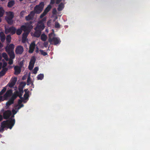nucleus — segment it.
Masks as SVG:
<instances>
[{
	"mask_svg": "<svg viewBox=\"0 0 150 150\" xmlns=\"http://www.w3.org/2000/svg\"><path fill=\"white\" fill-rule=\"evenodd\" d=\"M32 28L33 27L32 26H27L24 25L21 26V29H22V31L23 30L25 32L26 31H29V30L32 29Z\"/></svg>",
	"mask_w": 150,
	"mask_h": 150,
	"instance_id": "ddd939ff",
	"label": "nucleus"
},
{
	"mask_svg": "<svg viewBox=\"0 0 150 150\" xmlns=\"http://www.w3.org/2000/svg\"><path fill=\"white\" fill-rule=\"evenodd\" d=\"M45 26L44 24L42 25H40L38 24L37 25L36 27L35 28V30H36V29H37L40 30V31H41L42 30L45 28Z\"/></svg>",
	"mask_w": 150,
	"mask_h": 150,
	"instance_id": "f3484780",
	"label": "nucleus"
},
{
	"mask_svg": "<svg viewBox=\"0 0 150 150\" xmlns=\"http://www.w3.org/2000/svg\"><path fill=\"white\" fill-rule=\"evenodd\" d=\"M12 93L13 91L11 89L8 90L3 96V98L4 99V100H7L8 98L11 96Z\"/></svg>",
	"mask_w": 150,
	"mask_h": 150,
	"instance_id": "20e7f679",
	"label": "nucleus"
},
{
	"mask_svg": "<svg viewBox=\"0 0 150 150\" xmlns=\"http://www.w3.org/2000/svg\"><path fill=\"white\" fill-rule=\"evenodd\" d=\"M38 49H39L37 47V50H36V52L37 53H38Z\"/></svg>",
	"mask_w": 150,
	"mask_h": 150,
	"instance_id": "4d7b16f0",
	"label": "nucleus"
},
{
	"mask_svg": "<svg viewBox=\"0 0 150 150\" xmlns=\"http://www.w3.org/2000/svg\"><path fill=\"white\" fill-rule=\"evenodd\" d=\"M57 11L55 8H54L52 10V13L53 14H56Z\"/></svg>",
	"mask_w": 150,
	"mask_h": 150,
	"instance_id": "49530a36",
	"label": "nucleus"
},
{
	"mask_svg": "<svg viewBox=\"0 0 150 150\" xmlns=\"http://www.w3.org/2000/svg\"><path fill=\"white\" fill-rule=\"evenodd\" d=\"M16 32L18 35H20L22 32V29H21V28L18 29L17 30H16Z\"/></svg>",
	"mask_w": 150,
	"mask_h": 150,
	"instance_id": "e433bc0d",
	"label": "nucleus"
},
{
	"mask_svg": "<svg viewBox=\"0 0 150 150\" xmlns=\"http://www.w3.org/2000/svg\"><path fill=\"white\" fill-rule=\"evenodd\" d=\"M35 47V44L34 42H32L30 45L28 52L29 53H32L34 51Z\"/></svg>",
	"mask_w": 150,
	"mask_h": 150,
	"instance_id": "9b49d317",
	"label": "nucleus"
},
{
	"mask_svg": "<svg viewBox=\"0 0 150 150\" xmlns=\"http://www.w3.org/2000/svg\"><path fill=\"white\" fill-rule=\"evenodd\" d=\"M47 14L44 11L42 13L41 15L40 16V18H42L43 17H44L45 16L46 14Z\"/></svg>",
	"mask_w": 150,
	"mask_h": 150,
	"instance_id": "c03bdc74",
	"label": "nucleus"
},
{
	"mask_svg": "<svg viewBox=\"0 0 150 150\" xmlns=\"http://www.w3.org/2000/svg\"><path fill=\"white\" fill-rule=\"evenodd\" d=\"M16 31V28L15 27L12 26L6 28L5 33L6 34L10 33L12 35H13L15 33Z\"/></svg>",
	"mask_w": 150,
	"mask_h": 150,
	"instance_id": "7ed1b4c3",
	"label": "nucleus"
},
{
	"mask_svg": "<svg viewBox=\"0 0 150 150\" xmlns=\"http://www.w3.org/2000/svg\"><path fill=\"white\" fill-rule=\"evenodd\" d=\"M4 13V11L3 8L2 7H0V17L3 16ZM1 19L0 18V22L1 21Z\"/></svg>",
	"mask_w": 150,
	"mask_h": 150,
	"instance_id": "393cba45",
	"label": "nucleus"
},
{
	"mask_svg": "<svg viewBox=\"0 0 150 150\" xmlns=\"http://www.w3.org/2000/svg\"><path fill=\"white\" fill-rule=\"evenodd\" d=\"M12 114L11 111L7 110L5 111L3 113V116L4 119L7 120L9 118Z\"/></svg>",
	"mask_w": 150,
	"mask_h": 150,
	"instance_id": "423d86ee",
	"label": "nucleus"
},
{
	"mask_svg": "<svg viewBox=\"0 0 150 150\" xmlns=\"http://www.w3.org/2000/svg\"><path fill=\"white\" fill-rule=\"evenodd\" d=\"M2 59V57L0 55V61L1 60V59Z\"/></svg>",
	"mask_w": 150,
	"mask_h": 150,
	"instance_id": "e2e57ef3",
	"label": "nucleus"
},
{
	"mask_svg": "<svg viewBox=\"0 0 150 150\" xmlns=\"http://www.w3.org/2000/svg\"><path fill=\"white\" fill-rule=\"evenodd\" d=\"M8 68H2V70L0 72V77L4 76L8 71Z\"/></svg>",
	"mask_w": 150,
	"mask_h": 150,
	"instance_id": "a211bd4d",
	"label": "nucleus"
},
{
	"mask_svg": "<svg viewBox=\"0 0 150 150\" xmlns=\"http://www.w3.org/2000/svg\"><path fill=\"white\" fill-rule=\"evenodd\" d=\"M44 6L43 2H42L38 5H36L34 8V11L35 13L39 14L40 13L42 10Z\"/></svg>",
	"mask_w": 150,
	"mask_h": 150,
	"instance_id": "f03ea898",
	"label": "nucleus"
},
{
	"mask_svg": "<svg viewBox=\"0 0 150 150\" xmlns=\"http://www.w3.org/2000/svg\"><path fill=\"white\" fill-rule=\"evenodd\" d=\"M38 70V67H35L33 69V73L34 74L37 73V71Z\"/></svg>",
	"mask_w": 150,
	"mask_h": 150,
	"instance_id": "79ce46f5",
	"label": "nucleus"
},
{
	"mask_svg": "<svg viewBox=\"0 0 150 150\" xmlns=\"http://www.w3.org/2000/svg\"><path fill=\"white\" fill-rule=\"evenodd\" d=\"M35 30V31L34 33V36L37 38L39 37L41 35V31L37 29H36V30Z\"/></svg>",
	"mask_w": 150,
	"mask_h": 150,
	"instance_id": "aec40b11",
	"label": "nucleus"
},
{
	"mask_svg": "<svg viewBox=\"0 0 150 150\" xmlns=\"http://www.w3.org/2000/svg\"><path fill=\"white\" fill-rule=\"evenodd\" d=\"M29 32L30 31H28V32H25L23 34L22 40V42H24L25 41L27 37Z\"/></svg>",
	"mask_w": 150,
	"mask_h": 150,
	"instance_id": "6ab92c4d",
	"label": "nucleus"
},
{
	"mask_svg": "<svg viewBox=\"0 0 150 150\" xmlns=\"http://www.w3.org/2000/svg\"><path fill=\"white\" fill-rule=\"evenodd\" d=\"M47 37L45 34H43L41 36V40L43 41H45L47 40Z\"/></svg>",
	"mask_w": 150,
	"mask_h": 150,
	"instance_id": "cd10ccee",
	"label": "nucleus"
},
{
	"mask_svg": "<svg viewBox=\"0 0 150 150\" xmlns=\"http://www.w3.org/2000/svg\"><path fill=\"white\" fill-rule=\"evenodd\" d=\"M14 45L13 44H11L9 45L8 44L5 48L6 52H9L14 51Z\"/></svg>",
	"mask_w": 150,
	"mask_h": 150,
	"instance_id": "6e6552de",
	"label": "nucleus"
},
{
	"mask_svg": "<svg viewBox=\"0 0 150 150\" xmlns=\"http://www.w3.org/2000/svg\"><path fill=\"white\" fill-rule=\"evenodd\" d=\"M19 91H16L15 92V93L17 94L18 96L21 98H22V96L23 94V89L21 88L20 87L18 88Z\"/></svg>",
	"mask_w": 150,
	"mask_h": 150,
	"instance_id": "f8f14e48",
	"label": "nucleus"
},
{
	"mask_svg": "<svg viewBox=\"0 0 150 150\" xmlns=\"http://www.w3.org/2000/svg\"><path fill=\"white\" fill-rule=\"evenodd\" d=\"M9 56L10 59H13L15 57V55L14 51L7 52Z\"/></svg>",
	"mask_w": 150,
	"mask_h": 150,
	"instance_id": "5701e85b",
	"label": "nucleus"
},
{
	"mask_svg": "<svg viewBox=\"0 0 150 150\" xmlns=\"http://www.w3.org/2000/svg\"><path fill=\"white\" fill-rule=\"evenodd\" d=\"M61 41L59 38L56 37H54L52 40V44H53L54 45L60 43Z\"/></svg>",
	"mask_w": 150,
	"mask_h": 150,
	"instance_id": "4468645a",
	"label": "nucleus"
},
{
	"mask_svg": "<svg viewBox=\"0 0 150 150\" xmlns=\"http://www.w3.org/2000/svg\"><path fill=\"white\" fill-rule=\"evenodd\" d=\"M14 74L17 75L19 74L21 72V68L18 66H15L14 67Z\"/></svg>",
	"mask_w": 150,
	"mask_h": 150,
	"instance_id": "2eb2a0df",
	"label": "nucleus"
},
{
	"mask_svg": "<svg viewBox=\"0 0 150 150\" xmlns=\"http://www.w3.org/2000/svg\"><path fill=\"white\" fill-rule=\"evenodd\" d=\"M43 22L45 21L46 20V18H44L41 20Z\"/></svg>",
	"mask_w": 150,
	"mask_h": 150,
	"instance_id": "864d4df0",
	"label": "nucleus"
},
{
	"mask_svg": "<svg viewBox=\"0 0 150 150\" xmlns=\"http://www.w3.org/2000/svg\"><path fill=\"white\" fill-rule=\"evenodd\" d=\"M20 106L21 107V108L23 106V104H22Z\"/></svg>",
	"mask_w": 150,
	"mask_h": 150,
	"instance_id": "680f3d73",
	"label": "nucleus"
},
{
	"mask_svg": "<svg viewBox=\"0 0 150 150\" xmlns=\"http://www.w3.org/2000/svg\"><path fill=\"white\" fill-rule=\"evenodd\" d=\"M35 15V12L34 11H31L28 16H26L25 19L27 21H29L32 20Z\"/></svg>",
	"mask_w": 150,
	"mask_h": 150,
	"instance_id": "1a4fd4ad",
	"label": "nucleus"
},
{
	"mask_svg": "<svg viewBox=\"0 0 150 150\" xmlns=\"http://www.w3.org/2000/svg\"><path fill=\"white\" fill-rule=\"evenodd\" d=\"M55 37V35L53 33H51L49 35L48 41L50 44H52V40Z\"/></svg>",
	"mask_w": 150,
	"mask_h": 150,
	"instance_id": "dca6fc26",
	"label": "nucleus"
},
{
	"mask_svg": "<svg viewBox=\"0 0 150 150\" xmlns=\"http://www.w3.org/2000/svg\"><path fill=\"white\" fill-rule=\"evenodd\" d=\"M26 12L25 11H22L20 13V18L23 17L25 14L26 13Z\"/></svg>",
	"mask_w": 150,
	"mask_h": 150,
	"instance_id": "4c0bfd02",
	"label": "nucleus"
},
{
	"mask_svg": "<svg viewBox=\"0 0 150 150\" xmlns=\"http://www.w3.org/2000/svg\"><path fill=\"white\" fill-rule=\"evenodd\" d=\"M2 116L0 114V121L2 120Z\"/></svg>",
	"mask_w": 150,
	"mask_h": 150,
	"instance_id": "5fc2aeb1",
	"label": "nucleus"
},
{
	"mask_svg": "<svg viewBox=\"0 0 150 150\" xmlns=\"http://www.w3.org/2000/svg\"><path fill=\"white\" fill-rule=\"evenodd\" d=\"M32 23V22H30V24H31V23Z\"/></svg>",
	"mask_w": 150,
	"mask_h": 150,
	"instance_id": "774afa93",
	"label": "nucleus"
},
{
	"mask_svg": "<svg viewBox=\"0 0 150 150\" xmlns=\"http://www.w3.org/2000/svg\"><path fill=\"white\" fill-rule=\"evenodd\" d=\"M44 77V75L43 74H40L38 75L37 78L38 80H42Z\"/></svg>",
	"mask_w": 150,
	"mask_h": 150,
	"instance_id": "473e14b6",
	"label": "nucleus"
},
{
	"mask_svg": "<svg viewBox=\"0 0 150 150\" xmlns=\"http://www.w3.org/2000/svg\"><path fill=\"white\" fill-rule=\"evenodd\" d=\"M15 122V120L11 118L9 120L3 121L1 123L0 132H3L4 131V129L5 127L11 129L14 125Z\"/></svg>",
	"mask_w": 150,
	"mask_h": 150,
	"instance_id": "f257e3e1",
	"label": "nucleus"
},
{
	"mask_svg": "<svg viewBox=\"0 0 150 150\" xmlns=\"http://www.w3.org/2000/svg\"><path fill=\"white\" fill-rule=\"evenodd\" d=\"M7 17L13 18L14 17V14L13 12L12 11H9L7 14Z\"/></svg>",
	"mask_w": 150,
	"mask_h": 150,
	"instance_id": "bb28decb",
	"label": "nucleus"
},
{
	"mask_svg": "<svg viewBox=\"0 0 150 150\" xmlns=\"http://www.w3.org/2000/svg\"><path fill=\"white\" fill-rule=\"evenodd\" d=\"M31 81V78L30 76H29L27 80V85H30V82Z\"/></svg>",
	"mask_w": 150,
	"mask_h": 150,
	"instance_id": "37998d69",
	"label": "nucleus"
},
{
	"mask_svg": "<svg viewBox=\"0 0 150 150\" xmlns=\"http://www.w3.org/2000/svg\"><path fill=\"white\" fill-rule=\"evenodd\" d=\"M64 4L62 3H61L58 6L57 10L59 11H61L64 8Z\"/></svg>",
	"mask_w": 150,
	"mask_h": 150,
	"instance_id": "a878e982",
	"label": "nucleus"
},
{
	"mask_svg": "<svg viewBox=\"0 0 150 150\" xmlns=\"http://www.w3.org/2000/svg\"><path fill=\"white\" fill-rule=\"evenodd\" d=\"M14 111H15L14 110L13 111V113H14Z\"/></svg>",
	"mask_w": 150,
	"mask_h": 150,
	"instance_id": "338daca9",
	"label": "nucleus"
},
{
	"mask_svg": "<svg viewBox=\"0 0 150 150\" xmlns=\"http://www.w3.org/2000/svg\"><path fill=\"white\" fill-rule=\"evenodd\" d=\"M62 0H56V4H58L60 3Z\"/></svg>",
	"mask_w": 150,
	"mask_h": 150,
	"instance_id": "3c124183",
	"label": "nucleus"
},
{
	"mask_svg": "<svg viewBox=\"0 0 150 150\" xmlns=\"http://www.w3.org/2000/svg\"><path fill=\"white\" fill-rule=\"evenodd\" d=\"M51 8L52 6L50 5H48L45 9L44 11L47 13L50 11Z\"/></svg>",
	"mask_w": 150,
	"mask_h": 150,
	"instance_id": "7c9ffc66",
	"label": "nucleus"
},
{
	"mask_svg": "<svg viewBox=\"0 0 150 150\" xmlns=\"http://www.w3.org/2000/svg\"><path fill=\"white\" fill-rule=\"evenodd\" d=\"M6 20L8 24L12 25L13 23V20L12 18L7 17L6 18Z\"/></svg>",
	"mask_w": 150,
	"mask_h": 150,
	"instance_id": "4be33fe9",
	"label": "nucleus"
},
{
	"mask_svg": "<svg viewBox=\"0 0 150 150\" xmlns=\"http://www.w3.org/2000/svg\"><path fill=\"white\" fill-rule=\"evenodd\" d=\"M17 80V78L15 77L12 79L10 82L8 84L10 88L13 87L15 84Z\"/></svg>",
	"mask_w": 150,
	"mask_h": 150,
	"instance_id": "9d476101",
	"label": "nucleus"
},
{
	"mask_svg": "<svg viewBox=\"0 0 150 150\" xmlns=\"http://www.w3.org/2000/svg\"><path fill=\"white\" fill-rule=\"evenodd\" d=\"M18 96V95L15 92L14 94L10 98L14 102V100L16 99V98Z\"/></svg>",
	"mask_w": 150,
	"mask_h": 150,
	"instance_id": "2f4dec72",
	"label": "nucleus"
},
{
	"mask_svg": "<svg viewBox=\"0 0 150 150\" xmlns=\"http://www.w3.org/2000/svg\"><path fill=\"white\" fill-rule=\"evenodd\" d=\"M28 89H25L24 90V91L25 92V94L24 95V98H25V96H27V97L29 96V91H28L27 92H26L27 91H28Z\"/></svg>",
	"mask_w": 150,
	"mask_h": 150,
	"instance_id": "ea45409f",
	"label": "nucleus"
},
{
	"mask_svg": "<svg viewBox=\"0 0 150 150\" xmlns=\"http://www.w3.org/2000/svg\"><path fill=\"white\" fill-rule=\"evenodd\" d=\"M24 51L23 48L21 46H18L16 48L15 52L17 54H21Z\"/></svg>",
	"mask_w": 150,
	"mask_h": 150,
	"instance_id": "0eeeda50",
	"label": "nucleus"
},
{
	"mask_svg": "<svg viewBox=\"0 0 150 150\" xmlns=\"http://www.w3.org/2000/svg\"><path fill=\"white\" fill-rule=\"evenodd\" d=\"M7 63L6 62H4L3 65V66H2V68H7V67H5L6 66H7Z\"/></svg>",
	"mask_w": 150,
	"mask_h": 150,
	"instance_id": "8fccbe9b",
	"label": "nucleus"
},
{
	"mask_svg": "<svg viewBox=\"0 0 150 150\" xmlns=\"http://www.w3.org/2000/svg\"><path fill=\"white\" fill-rule=\"evenodd\" d=\"M1 1H4L5 0H1Z\"/></svg>",
	"mask_w": 150,
	"mask_h": 150,
	"instance_id": "69168bd1",
	"label": "nucleus"
},
{
	"mask_svg": "<svg viewBox=\"0 0 150 150\" xmlns=\"http://www.w3.org/2000/svg\"><path fill=\"white\" fill-rule=\"evenodd\" d=\"M25 79V76H23L22 78V80H24Z\"/></svg>",
	"mask_w": 150,
	"mask_h": 150,
	"instance_id": "052dcab7",
	"label": "nucleus"
},
{
	"mask_svg": "<svg viewBox=\"0 0 150 150\" xmlns=\"http://www.w3.org/2000/svg\"><path fill=\"white\" fill-rule=\"evenodd\" d=\"M15 4L14 0H11L8 2L7 6L9 8H11Z\"/></svg>",
	"mask_w": 150,
	"mask_h": 150,
	"instance_id": "b1692460",
	"label": "nucleus"
},
{
	"mask_svg": "<svg viewBox=\"0 0 150 150\" xmlns=\"http://www.w3.org/2000/svg\"><path fill=\"white\" fill-rule=\"evenodd\" d=\"M35 61V58L34 56L30 60L28 66V69L30 70H31L33 69Z\"/></svg>",
	"mask_w": 150,
	"mask_h": 150,
	"instance_id": "39448f33",
	"label": "nucleus"
},
{
	"mask_svg": "<svg viewBox=\"0 0 150 150\" xmlns=\"http://www.w3.org/2000/svg\"><path fill=\"white\" fill-rule=\"evenodd\" d=\"M7 86L4 87L3 89L0 92V96L3 95L6 91Z\"/></svg>",
	"mask_w": 150,
	"mask_h": 150,
	"instance_id": "f704fd0d",
	"label": "nucleus"
},
{
	"mask_svg": "<svg viewBox=\"0 0 150 150\" xmlns=\"http://www.w3.org/2000/svg\"><path fill=\"white\" fill-rule=\"evenodd\" d=\"M39 51L40 52L41 54L43 56H45L47 55V53L46 52H44L43 50H40Z\"/></svg>",
	"mask_w": 150,
	"mask_h": 150,
	"instance_id": "58836bf2",
	"label": "nucleus"
},
{
	"mask_svg": "<svg viewBox=\"0 0 150 150\" xmlns=\"http://www.w3.org/2000/svg\"><path fill=\"white\" fill-rule=\"evenodd\" d=\"M2 96H0V101L1 100L3 101L4 100H2Z\"/></svg>",
	"mask_w": 150,
	"mask_h": 150,
	"instance_id": "13d9d810",
	"label": "nucleus"
},
{
	"mask_svg": "<svg viewBox=\"0 0 150 150\" xmlns=\"http://www.w3.org/2000/svg\"><path fill=\"white\" fill-rule=\"evenodd\" d=\"M2 65V63L0 62V69H1V68Z\"/></svg>",
	"mask_w": 150,
	"mask_h": 150,
	"instance_id": "bf43d9fd",
	"label": "nucleus"
},
{
	"mask_svg": "<svg viewBox=\"0 0 150 150\" xmlns=\"http://www.w3.org/2000/svg\"><path fill=\"white\" fill-rule=\"evenodd\" d=\"M21 108V107H20L19 106L18 107V109H19Z\"/></svg>",
	"mask_w": 150,
	"mask_h": 150,
	"instance_id": "0e129e2a",
	"label": "nucleus"
},
{
	"mask_svg": "<svg viewBox=\"0 0 150 150\" xmlns=\"http://www.w3.org/2000/svg\"><path fill=\"white\" fill-rule=\"evenodd\" d=\"M2 57L6 61L8 60V58L7 54L5 52L3 53L2 54Z\"/></svg>",
	"mask_w": 150,
	"mask_h": 150,
	"instance_id": "c756f323",
	"label": "nucleus"
},
{
	"mask_svg": "<svg viewBox=\"0 0 150 150\" xmlns=\"http://www.w3.org/2000/svg\"><path fill=\"white\" fill-rule=\"evenodd\" d=\"M48 42L47 41H45L43 43V45L44 47H47Z\"/></svg>",
	"mask_w": 150,
	"mask_h": 150,
	"instance_id": "a18cd8bd",
	"label": "nucleus"
},
{
	"mask_svg": "<svg viewBox=\"0 0 150 150\" xmlns=\"http://www.w3.org/2000/svg\"><path fill=\"white\" fill-rule=\"evenodd\" d=\"M55 27L56 28H60V25L58 22H56L55 23Z\"/></svg>",
	"mask_w": 150,
	"mask_h": 150,
	"instance_id": "a19ab883",
	"label": "nucleus"
},
{
	"mask_svg": "<svg viewBox=\"0 0 150 150\" xmlns=\"http://www.w3.org/2000/svg\"><path fill=\"white\" fill-rule=\"evenodd\" d=\"M22 101L20 99L19 100L18 102L19 104H21L22 103Z\"/></svg>",
	"mask_w": 150,
	"mask_h": 150,
	"instance_id": "6e6d98bb",
	"label": "nucleus"
},
{
	"mask_svg": "<svg viewBox=\"0 0 150 150\" xmlns=\"http://www.w3.org/2000/svg\"><path fill=\"white\" fill-rule=\"evenodd\" d=\"M26 84V83L25 82H21L19 86V87H20L21 88L23 89L24 87L25 86Z\"/></svg>",
	"mask_w": 150,
	"mask_h": 150,
	"instance_id": "c9c22d12",
	"label": "nucleus"
},
{
	"mask_svg": "<svg viewBox=\"0 0 150 150\" xmlns=\"http://www.w3.org/2000/svg\"><path fill=\"white\" fill-rule=\"evenodd\" d=\"M13 103L14 102H13V101L12 100L10 99L6 103V106H9L12 104H13Z\"/></svg>",
	"mask_w": 150,
	"mask_h": 150,
	"instance_id": "72a5a7b5",
	"label": "nucleus"
},
{
	"mask_svg": "<svg viewBox=\"0 0 150 150\" xmlns=\"http://www.w3.org/2000/svg\"><path fill=\"white\" fill-rule=\"evenodd\" d=\"M0 38L1 41L2 42H4L5 39V36L2 32H1L0 33Z\"/></svg>",
	"mask_w": 150,
	"mask_h": 150,
	"instance_id": "412c9836",
	"label": "nucleus"
},
{
	"mask_svg": "<svg viewBox=\"0 0 150 150\" xmlns=\"http://www.w3.org/2000/svg\"><path fill=\"white\" fill-rule=\"evenodd\" d=\"M13 59H10L9 60V61L8 62V64L11 65L13 64Z\"/></svg>",
	"mask_w": 150,
	"mask_h": 150,
	"instance_id": "09e8293b",
	"label": "nucleus"
},
{
	"mask_svg": "<svg viewBox=\"0 0 150 150\" xmlns=\"http://www.w3.org/2000/svg\"><path fill=\"white\" fill-rule=\"evenodd\" d=\"M11 38L10 35H7L6 38V43L8 44L11 42Z\"/></svg>",
	"mask_w": 150,
	"mask_h": 150,
	"instance_id": "c85d7f7f",
	"label": "nucleus"
},
{
	"mask_svg": "<svg viewBox=\"0 0 150 150\" xmlns=\"http://www.w3.org/2000/svg\"><path fill=\"white\" fill-rule=\"evenodd\" d=\"M55 0H51V3L52 4H54L55 2Z\"/></svg>",
	"mask_w": 150,
	"mask_h": 150,
	"instance_id": "603ef678",
	"label": "nucleus"
},
{
	"mask_svg": "<svg viewBox=\"0 0 150 150\" xmlns=\"http://www.w3.org/2000/svg\"><path fill=\"white\" fill-rule=\"evenodd\" d=\"M44 22H43L41 20L39 21L38 22V24L40 25H42L44 24Z\"/></svg>",
	"mask_w": 150,
	"mask_h": 150,
	"instance_id": "de8ad7c7",
	"label": "nucleus"
}]
</instances>
